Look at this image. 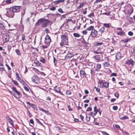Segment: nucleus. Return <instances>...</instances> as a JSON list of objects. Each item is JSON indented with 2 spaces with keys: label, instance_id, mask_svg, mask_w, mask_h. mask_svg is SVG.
I'll list each match as a JSON object with an SVG mask.
<instances>
[{
  "label": "nucleus",
  "instance_id": "57",
  "mask_svg": "<svg viewBox=\"0 0 135 135\" xmlns=\"http://www.w3.org/2000/svg\"><path fill=\"white\" fill-rule=\"evenodd\" d=\"M98 56L96 55V56H95L94 57V58L95 60H99V58L98 57Z\"/></svg>",
  "mask_w": 135,
  "mask_h": 135
},
{
  "label": "nucleus",
  "instance_id": "49",
  "mask_svg": "<svg viewBox=\"0 0 135 135\" xmlns=\"http://www.w3.org/2000/svg\"><path fill=\"white\" fill-rule=\"evenodd\" d=\"M20 82L22 83L23 85H25V82L22 80L21 79V80H20V81H19Z\"/></svg>",
  "mask_w": 135,
  "mask_h": 135
},
{
  "label": "nucleus",
  "instance_id": "56",
  "mask_svg": "<svg viewBox=\"0 0 135 135\" xmlns=\"http://www.w3.org/2000/svg\"><path fill=\"white\" fill-rule=\"evenodd\" d=\"M25 36L24 34L23 35L22 37V40L23 41L24 40H25Z\"/></svg>",
  "mask_w": 135,
  "mask_h": 135
},
{
  "label": "nucleus",
  "instance_id": "17",
  "mask_svg": "<svg viewBox=\"0 0 135 135\" xmlns=\"http://www.w3.org/2000/svg\"><path fill=\"white\" fill-rule=\"evenodd\" d=\"M24 89L27 91H29V89H30L28 85L26 86L25 85L23 86Z\"/></svg>",
  "mask_w": 135,
  "mask_h": 135
},
{
  "label": "nucleus",
  "instance_id": "21",
  "mask_svg": "<svg viewBox=\"0 0 135 135\" xmlns=\"http://www.w3.org/2000/svg\"><path fill=\"white\" fill-rule=\"evenodd\" d=\"M94 111L95 112L94 114V115H95L98 112V109H97V107L96 105L94 107Z\"/></svg>",
  "mask_w": 135,
  "mask_h": 135
},
{
  "label": "nucleus",
  "instance_id": "9",
  "mask_svg": "<svg viewBox=\"0 0 135 135\" xmlns=\"http://www.w3.org/2000/svg\"><path fill=\"white\" fill-rule=\"evenodd\" d=\"M77 54H72L70 51L68 52V54L66 55V56L68 58H70L71 57L74 56V55H77Z\"/></svg>",
  "mask_w": 135,
  "mask_h": 135
},
{
  "label": "nucleus",
  "instance_id": "44",
  "mask_svg": "<svg viewBox=\"0 0 135 135\" xmlns=\"http://www.w3.org/2000/svg\"><path fill=\"white\" fill-rule=\"evenodd\" d=\"M50 9L52 11H54L55 10L56 8L55 7L53 6L51 7Z\"/></svg>",
  "mask_w": 135,
  "mask_h": 135
},
{
  "label": "nucleus",
  "instance_id": "40",
  "mask_svg": "<svg viewBox=\"0 0 135 135\" xmlns=\"http://www.w3.org/2000/svg\"><path fill=\"white\" fill-rule=\"evenodd\" d=\"M92 16H94V13H92L88 15V17H91Z\"/></svg>",
  "mask_w": 135,
  "mask_h": 135
},
{
  "label": "nucleus",
  "instance_id": "16",
  "mask_svg": "<svg viewBox=\"0 0 135 135\" xmlns=\"http://www.w3.org/2000/svg\"><path fill=\"white\" fill-rule=\"evenodd\" d=\"M105 27L103 26L99 30V32L101 34H102L104 32L105 30Z\"/></svg>",
  "mask_w": 135,
  "mask_h": 135
},
{
  "label": "nucleus",
  "instance_id": "62",
  "mask_svg": "<svg viewBox=\"0 0 135 135\" xmlns=\"http://www.w3.org/2000/svg\"><path fill=\"white\" fill-rule=\"evenodd\" d=\"M35 120H36V121L39 124L40 123V122H41L37 118H36Z\"/></svg>",
  "mask_w": 135,
  "mask_h": 135
},
{
  "label": "nucleus",
  "instance_id": "22",
  "mask_svg": "<svg viewBox=\"0 0 135 135\" xmlns=\"http://www.w3.org/2000/svg\"><path fill=\"white\" fill-rule=\"evenodd\" d=\"M40 61L43 63H45L46 62L45 59L43 57L40 58Z\"/></svg>",
  "mask_w": 135,
  "mask_h": 135
},
{
  "label": "nucleus",
  "instance_id": "58",
  "mask_svg": "<svg viewBox=\"0 0 135 135\" xmlns=\"http://www.w3.org/2000/svg\"><path fill=\"white\" fill-rule=\"evenodd\" d=\"M26 103L27 104L29 105V106H28V107H30L31 104L29 102H27Z\"/></svg>",
  "mask_w": 135,
  "mask_h": 135
},
{
  "label": "nucleus",
  "instance_id": "43",
  "mask_svg": "<svg viewBox=\"0 0 135 135\" xmlns=\"http://www.w3.org/2000/svg\"><path fill=\"white\" fill-rule=\"evenodd\" d=\"M14 7L16 10L17 9H19L20 8V7L18 6H15Z\"/></svg>",
  "mask_w": 135,
  "mask_h": 135
},
{
  "label": "nucleus",
  "instance_id": "10",
  "mask_svg": "<svg viewBox=\"0 0 135 135\" xmlns=\"http://www.w3.org/2000/svg\"><path fill=\"white\" fill-rule=\"evenodd\" d=\"M80 73L81 77L84 78L86 76V73L84 71L80 70Z\"/></svg>",
  "mask_w": 135,
  "mask_h": 135
},
{
  "label": "nucleus",
  "instance_id": "2",
  "mask_svg": "<svg viewBox=\"0 0 135 135\" xmlns=\"http://www.w3.org/2000/svg\"><path fill=\"white\" fill-rule=\"evenodd\" d=\"M61 37L62 40L60 44V45L62 46L64 45H68V36L65 35H62Z\"/></svg>",
  "mask_w": 135,
  "mask_h": 135
},
{
  "label": "nucleus",
  "instance_id": "42",
  "mask_svg": "<svg viewBox=\"0 0 135 135\" xmlns=\"http://www.w3.org/2000/svg\"><path fill=\"white\" fill-rule=\"evenodd\" d=\"M86 29L85 30H84L82 32L83 34L84 35H86L87 33V32Z\"/></svg>",
  "mask_w": 135,
  "mask_h": 135
},
{
  "label": "nucleus",
  "instance_id": "18",
  "mask_svg": "<svg viewBox=\"0 0 135 135\" xmlns=\"http://www.w3.org/2000/svg\"><path fill=\"white\" fill-rule=\"evenodd\" d=\"M5 28L4 24L3 23H0V29L3 30Z\"/></svg>",
  "mask_w": 135,
  "mask_h": 135
},
{
  "label": "nucleus",
  "instance_id": "37",
  "mask_svg": "<svg viewBox=\"0 0 135 135\" xmlns=\"http://www.w3.org/2000/svg\"><path fill=\"white\" fill-rule=\"evenodd\" d=\"M103 44V43H102V42H100V43H97L95 44V46H97L99 45H102Z\"/></svg>",
  "mask_w": 135,
  "mask_h": 135
},
{
  "label": "nucleus",
  "instance_id": "50",
  "mask_svg": "<svg viewBox=\"0 0 135 135\" xmlns=\"http://www.w3.org/2000/svg\"><path fill=\"white\" fill-rule=\"evenodd\" d=\"M92 110V108L90 107H89L88 108V109L86 110L87 111H91Z\"/></svg>",
  "mask_w": 135,
  "mask_h": 135
},
{
  "label": "nucleus",
  "instance_id": "53",
  "mask_svg": "<svg viewBox=\"0 0 135 135\" xmlns=\"http://www.w3.org/2000/svg\"><path fill=\"white\" fill-rule=\"evenodd\" d=\"M117 74L116 73H112L111 74V76H117Z\"/></svg>",
  "mask_w": 135,
  "mask_h": 135
},
{
  "label": "nucleus",
  "instance_id": "60",
  "mask_svg": "<svg viewBox=\"0 0 135 135\" xmlns=\"http://www.w3.org/2000/svg\"><path fill=\"white\" fill-rule=\"evenodd\" d=\"M80 117L81 119L82 120H83L84 118V117L81 114L80 115Z\"/></svg>",
  "mask_w": 135,
  "mask_h": 135
},
{
  "label": "nucleus",
  "instance_id": "34",
  "mask_svg": "<svg viewBox=\"0 0 135 135\" xmlns=\"http://www.w3.org/2000/svg\"><path fill=\"white\" fill-rule=\"evenodd\" d=\"M128 118V117L126 116H124L123 117L120 118V119H127Z\"/></svg>",
  "mask_w": 135,
  "mask_h": 135
},
{
  "label": "nucleus",
  "instance_id": "1",
  "mask_svg": "<svg viewBox=\"0 0 135 135\" xmlns=\"http://www.w3.org/2000/svg\"><path fill=\"white\" fill-rule=\"evenodd\" d=\"M50 22V21L48 20L40 19L36 23V25H38L41 24L42 27H45L49 25Z\"/></svg>",
  "mask_w": 135,
  "mask_h": 135
},
{
  "label": "nucleus",
  "instance_id": "20",
  "mask_svg": "<svg viewBox=\"0 0 135 135\" xmlns=\"http://www.w3.org/2000/svg\"><path fill=\"white\" fill-rule=\"evenodd\" d=\"M54 90L58 93L60 91V90L59 88V87L57 86H56L54 88Z\"/></svg>",
  "mask_w": 135,
  "mask_h": 135
},
{
  "label": "nucleus",
  "instance_id": "14",
  "mask_svg": "<svg viewBox=\"0 0 135 135\" xmlns=\"http://www.w3.org/2000/svg\"><path fill=\"white\" fill-rule=\"evenodd\" d=\"M64 1V0H58L55 1L54 3L55 4H57L63 2Z\"/></svg>",
  "mask_w": 135,
  "mask_h": 135
},
{
  "label": "nucleus",
  "instance_id": "4",
  "mask_svg": "<svg viewBox=\"0 0 135 135\" xmlns=\"http://www.w3.org/2000/svg\"><path fill=\"white\" fill-rule=\"evenodd\" d=\"M99 83L100 85V87L102 88L104 87L105 88H107L109 87V83L107 82H103L102 81H99Z\"/></svg>",
  "mask_w": 135,
  "mask_h": 135
},
{
  "label": "nucleus",
  "instance_id": "15",
  "mask_svg": "<svg viewBox=\"0 0 135 135\" xmlns=\"http://www.w3.org/2000/svg\"><path fill=\"white\" fill-rule=\"evenodd\" d=\"M117 34L119 35L123 36L125 35V33L123 32V31L118 32H117Z\"/></svg>",
  "mask_w": 135,
  "mask_h": 135
},
{
  "label": "nucleus",
  "instance_id": "64",
  "mask_svg": "<svg viewBox=\"0 0 135 135\" xmlns=\"http://www.w3.org/2000/svg\"><path fill=\"white\" fill-rule=\"evenodd\" d=\"M44 31H45L46 33H47L48 32H49V30L48 28H45L44 30Z\"/></svg>",
  "mask_w": 135,
  "mask_h": 135
},
{
  "label": "nucleus",
  "instance_id": "38",
  "mask_svg": "<svg viewBox=\"0 0 135 135\" xmlns=\"http://www.w3.org/2000/svg\"><path fill=\"white\" fill-rule=\"evenodd\" d=\"M31 106L34 109H35L36 108V105L34 104H31Z\"/></svg>",
  "mask_w": 135,
  "mask_h": 135
},
{
  "label": "nucleus",
  "instance_id": "28",
  "mask_svg": "<svg viewBox=\"0 0 135 135\" xmlns=\"http://www.w3.org/2000/svg\"><path fill=\"white\" fill-rule=\"evenodd\" d=\"M93 27H94L93 26H90L89 27H88V28H87L86 29V30H87L90 31L91 30H93Z\"/></svg>",
  "mask_w": 135,
  "mask_h": 135
},
{
  "label": "nucleus",
  "instance_id": "7",
  "mask_svg": "<svg viewBox=\"0 0 135 135\" xmlns=\"http://www.w3.org/2000/svg\"><path fill=\"white\" fill-rule=\"evenodd\" d=\"M45 39V44H49L51 42V40L50 37L48 35H47L46 36Z\"/></svg>",
  "mask_w": 135,
  "mask_h": 135
},
{
  "label": "nucleus",
  "instance_id": "55",
  "mask_svg": "<svg viewBox=\"0 0 135 135\" xmlns=\"http://www.w3.org/2000/svg\"><path fill=\"white\" fill-rule=\"evenodd\" d=\"M102 0H97L94 3V4L98 3L101 1Z\"/></svg>",
  "mask_w": 135,
  "mask_h": 135
},
{
  "label": "nucleus",
  "instance_id": "48",
  "mask_svg": "<svg viewBox=\"0 0 135 135\" xmlns=\"http://www.w3.org/2000/svg\"><path fill=\"white\" fill-rule=\"evenodd\" d=\"M66 94L68 95H70L71 94V91L69 90H67L66 91Z\"/></svg>",
  "mask_w": 135,
  "mask_h": 135
},
{
  "label": "nucleus",
  "instance_id": "8",
  "mask_svg": "<svg viewBox=\"0 0 135 135\" xmlns=\"http://www.w3.org/2000/svg\"><path fill=\"white\" fill-rule=\"evenodd\" d=\"M98 34V31L95 29H93L91 31V35L93 37H95Z\"/></svg>",
  "mask_w": 135,
  "mask_h": 135
},
{
  "label": "nucleus",
  "instance_id": "26",
  "mask_svg": "<svg viewBox=\"0 0 135 135\" xmlns=\"http://www.w3.org/2000/svg\"><path fill=\"white\" fill-rule=\"evenodd\" d=\"M104 26L107 28H109L110 27V25L109 23H104L103 24Z\"/></svg>",
  "mask_w": 135,
  "mask_h": 135
},
{
  "label": "nucleus",
  "instance_id": "54",
  "mask_svg": "<svg viewBox=\"0 0 135 135\" xmlns=\"http://www.w3.org/2000/svg\"><path fill=\"white\" fill-rule=\"evenodd\" d=\"M110 14V12H105L103 13V14L106 15L107 16H109Z\"/></svg>",
  "mask_w": 135,
  "mask_h": 135
},
{
  "label": "nucleus",
  "instance_id": "3",
  "mask_svg": "<svg viewBox=\"0 0 135 135\" xmlns=\"http://www.w3.org/2000/svg\"><path fill=\"white\" fill-rule=\"evenodd\" d=\"M12 89L13 91L12 94L16 98H18L21 97V95L20 92L16 89V88L13 87L12 88Z\"/></svg>",
  "mask_w": 135,
  "mask_h": 135
},
{
  "label": "nucleus",
  "instance_id": "31",
  "mask_svg": "<svg viewBox=\"0 0 135 135\" xmlns=\"http://www.w3.org/2000/svg\"><path fill=\"white\" fill-rule=\"evenodd\" d=\"M104 66L105 67H107L109 65V64L107 62H105L103 63Z\"/></svg>",
  "mask_w": 135,
  "mask_h": 135
},
{
  "label": "nucleus",
  "instance_id": "30",
  "mask_svg": "<svg viewBox=\"0 0 135 135\" xmlns=\"http://www.w3.org/2000/svg\"><path fill=\"white\" fill-rule=\"evenodd\" d=\"M12 82L14 84L16 85L17 86L18 85V84L17 82L15 80H12Z\"/></svg>",
  "mask_w": 135,
  "mask_h": 135
},
{
  "label": "nucleus",
  "instance_id": "6",
  "mask_svg": "<svg viewBox=\"0 0 135 135\" xmlns=\"http://www.w3.org/2000/svg\"><path fill=\"white\" fill-rule=\"evenodd\" d=\"M9 35L7 33L4 34L3 36V39L4 41L7 42L9 41Z\"/></svg>",
  "mask_w": 135,
  "mask_h": 135
},
{
  "label": "nucleus",
  "instance_id": "12",
  "mask_svg": "<svg viewBox=\"0 0 135 135\" xmlns=\"http://www.w3.org/2000/svg\"><path fill=\"white\" fill-rule=\"evenodd\" d=\"M7 120H8L9 123L11 124L12 126L13 125V120L10 117L7 116L6 118Z\"/></svg>",
  "mask_w": 135,
  "mask_h": 135
},
{
  "label": "nucleus",
  "instance_id": "36",
  "mask_svg": "<svg viewBox=\"0 0 135 135\" xmlns=\"http://www.w3.org/2000/svg\"><path fill=\"white\" fill-rule=\"evenodd\" d=\"M53 62L54 63L55 65H56L57 63V61L55 57H53Z\"/></svg>",
  "mask_w": 135,
  "mask_h": 135
},
{
  "label": "nucleus",
  "instance_id": "5",
  "mask_svg": "<svg viewBox=\"0 0 135 135\" xmlns=\"http://www.w3.org/2000/svg\"><path fill=\"white\" fill-rule=\"evenodd\" d=\"M32 81L37 84L40 83V79L37 76H34L31 78Z\"/></svg>",
  "mask_w": 135,
  "mask_h": 135
},
{
  "label": "nucleus",
  "instance_id": "63",
  "mask_svg": "<svg viewBox=\"0 0 135 135\" xmlns=\"http://www.w3.org/2000/svg\"><path fill=\"white\" fill-rule=\"evenodd\" d=\"M116 100L115 99L113 98L112 99L110 100V102H114Z\"/></svg>",
  "mask_w": 135,
  "mask_h": 135
},
{
  "label": "nucleus",
  "instance_id": "25",
  "mask_svg": "<svg viewBox=\"0 0 135 135\" xmlns=\"http://www.w3.org/2000/svg\"><path fill=\"white\" fill-rule=\"evenodd\" d=\"M86 120L87 122H89L90 119V116L88 115H86Z\"/></svg>",
  "mask_w": 135,
  "mask_h": 135
},
{
  "label": "nucleus",
  "instance_id": "61",
  "mask_svg": "<svg viewBox=\"0 0 135 135\" xmlns=\"http://www.w3.org/2000/svg\"><path fill=\"white\" fill-rule=\"evenodd\" d=\"M30 122L32 124H34V121L33 119H31L30 120Z\"/></svg>",
  "mask_w": 135,
  "mask_h": 135
},
{
  "label": "nucleus",
  "instance_id": "23",
  "mask_svg": "<svg viewBox=\"0 0 135 135\" xmlns=\"http://www.w3.org/2000/svg\"><path fill=\"white\" fill-rule=\"evenodd\" d=\"M131 40V39H126L121 40L123 42L127 43L129 41Z\"/></svg>",
  "mask_w": 135,
  "mask_h": 135
},
{
  "label": "nucleus",
  "instance_id": "27",
  "mask_svg": "<svg viewBox=\"0 0 135 135\" xmlns=\"http://www.w3.org/2000/svg\"><path fill=\"white\" fill-rule=\"evenodd\" d=\"M16 77L18 79L19 81H20L21 80V78L18 75V74L17 73H16Z\"/></svg>",
  "mask_w": 135,
  "mask_h": 135
},
{
  "label": "nucleus",
  "instance_id": "39",
  "mask_svg": "<svg viewBox=\"0 0 135 135\" xmlns=\"http://www.w3.org/2000/svg\"><path fill=\"white\" fill-rule=\"evenodd\" d=\"M27 113L29 115V116L30 117H31L32 116V115L31 114L30 111L29 110H28Z\"/></svg>",
  "mask_w": 135,
  "mask_h": 135
},
{
  "label": "nucleus",
  "instance_id": "19",
  "mask_svg": "<svg viewBox=\"0 0 135 135\" xmlns=\"http://www.w3.org/2000/svg\"><path fill=\"white\" fill-rule=\"evenodd\" d=\"M34 62L35 64H37V65L38 66H41V64L38 61L35 60Z\"/></svg>",
  "mask_w": 135,
  "mask_h": 135
},
{
  "label": "nucleus",
  "instance_id": "41",
  "mask_svg": "<svg viewBox=\"0 0 135 135\" xmlns=\"http://www.w3.org/2000/svg\"><path fill=\"white\" fill-rule=\"evenodd\" d=\"M115 96L117 98H118L119 96V94L118 92H116L114 94Z\"/></svg>",
  "mask_w": 135,
  "mask_h": 135
},
{
  "label": "nucleus",
  "instance_id": "51",
  "mask_svg": "<svg viewBox=\"0 0 135 135\" xmlns=\"http://www.w3.org/2000/svg\"><path fill=\"white\" fill-rule=\"evenodd\" d=\"M101 67V65L100 64H98L97 65V68L99 69Z\"/></svg>",
  "mask_w": 135,
  "mask_h": 135
},
{
  "label": "nucleus",
  "instance_id": "13",
  "mask_svg": "<svg viewBox=\"0 0 135 135\" xmlns=\"http://www.w3.org/2000/svg\"><path fill=\"white\" fill-rule=\"evenodd\" d=\"M115 57L117 59H120L122 57L121 54L120 52H118L116 55Z\"/></svg>",
  "mask_w": 135,
  "mask_h": 135
},
{
  "label": "nucleus",
  "instance_id": "11",
  "mask_svg": "<svg viewBox=\"0 0 135 135\" xmlns=\"http://www.w3.org/2000/svg\"><path fill=\"white\" fill-rule=\"evenodd\" d=\"M134 62L132 59H130L126 62V64L128 65H134Z\"/></svg>",
  "mask_w": 135,
  "mask_h": 135
},
{
  "label": "nucleus",
  "instance_id": "45",
  "mask_svg": "<svg viewBox=\"0 0 135 135\" xmlns=\"http://www.w3.org/2000/svg\"><path fill=\"white\" fill-rule=\"evenodd\" d=\"M128 35L130 36H132L133 35V33L131 31H129L128 32Z\"/></svg>",
  "mask_w": 135,
  "mask_h": 135
},
{
  "label": "nucleus",
  "instance_id": "29",
  "mask_svg": "<svg viewBox=\"0 0 135 135\" xmlns=\"http://www.w3.org/2000/svg\"><path fill=\"white\" fill-rule=\"evenodd\" d=\"M73 35L75 37H78L80 36V35L78 33H73Z\"/></svg>",
  "mask_w": 135,
  "mask_h": 135
},
{
  "label": "nucleus",
  "instance_id": "59",
  "mask_svg": "<svg viewBox=\"0 0 135 135\" xmlns=\"http://www.w3.org/2000/svg\"><path fill=\"white\" fill-rule=\"evenodd\" d=\"M103 133L104 135H109V134H108L105 131L102 132Z\"/></svg>",
  "mask_w": 135,
  "mask_h": 135
},
{
  "label": "nucleus",
  "instance_id": "24",
  "mask_svg": "<svg viewBox=\"0 0 135 135\" xmlns=\"http://www.w3.org/2000/svg\"><path fill=\"white\" fill-rule=\"evenodd\" d=\"M10 11L11 12H15L16 11L14 7H13L12 8L10 9Z\"/></svg>",
  "mask_w": 135,
  "mask_h": 135
},
{
  "label": "nucleus",
  "instance_id": "52",
  "mask_svg": "<svg viewBox=\"0 0 135 135\" xmlns=\"http://www.w3.org/2000/svg\"><path fill=\"white\" fill-rule=\"evenodd\" d=\"M39 110H41V111H43V112H44L46 113H47L48 112L47 111L45 110L44 109H43L41 108H40L39 109Z\"/></svg>",
  "mask_w": 135,
  "mask_h": 135
},
{
  "label": "nucleus",
  "instance_id": "32",
  "mask_svg": "<svg viewBox=\"0 0 135 135\" xmlns=\"http://www.w3.org/2000/svg\"><path fill=\"white\" fill-rule=\"evenodd\" d=\"M84 3H81L80 4V5H79V6L78 7V8H79V9H80V8H81V7H83V6H84Z\"/></svg>",
  "mask_w": 135,
  "mask_h": 135
},
{
  "label": "nucleus",
  "instance_id": "47",
  "mask_svg": "<svg viewBox=\"0 0 135 135\" xmlns=\"http://www.w3.org/2000/svg\"><path fill=\"white\" fill-rule=\"evenodd\" d=\"M58 11L61 13H63L64 12L61 8H59L58 9Z\"/></svg>",
  "mask_w": 135,
  "mask_h": 135
},
{
  "label": "nucleus",
  "instance_id": "33",
  "mask_svg": "<svg viewBox=\"0 0 135 135\" xmlns=\"http://www.w3.org/2000/svg\"><path fill=\"white\" fill-rule=\"evenodd\" d=\"M13 2V1H12L11 0H7L6 1V3L8 4L12 3Z\"/></svg>",
  "mask_w": 135,
  "mask_h": 135
},
{
  "label": "nucleus",
  "instance_id": "46",
  "mask_svg": "<svg viewBox=\"0 0 135 135\" xmlns=\"http://www.w3.org/2000/svg\"><path fill=\"white\" fill-rule=\"evenodd\" d=\"M113 109L114 110H116L118 109V107L116 106H113Z\"/></svg>",
  "mask_w": 135,
  "mask_h": 135
},
{
  "label": "nucleus",
  "instance_id": "35",
  "mask_svg": "<svg viewBox=\"0 0 135 135\" xmlns=\"http://www.w3.org/2000/svg\"><path fill=\"white\" fill-rule=\"evenodd\" d=\"M15 51H16V52L17 55H20V51L18 49L16 50H15Z\"/></svg>",
  "mask_w": 135,
  "mask_h": 135
}]
</instances>
